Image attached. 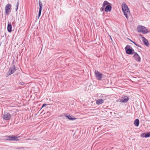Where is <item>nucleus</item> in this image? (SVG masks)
<instances>
[{"label":"nucleus","instance_id":"obj_15","mask_svg":"<svg viewBox=\"0 0 150 150\" xmlns=\"http://www.w3.org/2000/svg\"><path fill=\"white\" fill-rule=\"evenodd\" d=\"M122 9H127V10H129V8H128L127 5L125 2L122 3Z\"/></svg>","mask_w":150,"mask_h":150},{"label":"nucleus","instance_id":"obj_20","mask_svg":"<svg viewBox=\"0 0 150 150\" xmlns=\"http://www.w3.org/2000/svg\"><path fill=\"white\" fill-rule=\"evenodd\" d=\"M18 5H19V2H18V1L16 5V11H17V10L18 9Z\"/></svg>","mask_w":150,"mask_h":150},{"label":"nucleus","instance_id":"obj_24","mask_svg":"<svg viewBox=\"0 0 150 150\" xmlns=\"http://www.w3.org/2000/svg\"><path fill=\"white\" fill-rule=\"evenodd\" d=\"M104 7L103 6L102 7H101L100 8V10L101 11H103L104 10Z\"/></svg>","mask_w":150,"mask_h":150},{"label":"nucleus","instance_id":"obj_5","mask_svg":"<svg viewBox=\"0 0 150 150\" xmlns=\"http://www.w3.org/2000/svg\"><path fill=\"white\" fill-rule=\"evenodd\" d=\"M8 138L6 139V141H17L19 140L18 138L20 136H18L17 135H11L8 136H6Z\"/></svg>","mask_w":150,"mask_h":150},{"label":"nucleus","instance_id":"obj_8","mask_svg":"<svg viewBox=\"0 0 150 150\" xmlns=\"http://www.w3.org/2000/svg\"><path fill=\"white\" fill-rule=\"evenodd\" d=\"M95 74L97 79L98 80H100L102 78L103 75L97 71H95Z\"/></svg>","mask_w":150,"mask_h":150},{"label":"nucleus","instance_id":"obj_13","mask_svg":"<svg viewBox=\"0 0 150 150\" xmlns=\"http://www.w3.org/2000/svg\"><path fill=\"white\" fill-rule=\"evenodd\" d=\"M141 137L142 138H148L150 137V132L144 133L141 135Z\"/></svg>","mask_w":150,"mask_h":150},{"label":"nucleus","instance_id":"obj_16","mask_svg":"<svg viewBox=\"0 0 150 150\" xmlns=\"http://www.w3.org/2000/svg\"><path fill=\"white\" fill-rule=\"evenodd\" d=\"M143 39V42L146 46H148L149 45V43L147 40L144 37L142 38Z\"/></svg>","mask_w":150,"mask_h":150},{"label":"nucleus","instance_id":"obj_19","mask_svg":"<svg viewBox=\"0 0 150 150\" xmlns=\"http://www.w3.org/2000/svg\"><path fill=\"white\" fill-rule=\"evenodd\" d=\"M127 39L128 40H130V41H131V42H132L135 45H136L137 46L139 47H141V46L140 45H139L136 43L135 42L133 41L132 40H130L129 38H128Z\"/></svg>","mask_w":150,"mask_h":150},{"label":"nucleus","instance_id":"obj_29","mask_svg":"<svg viewBox=\"0 0 150 150\" xmlns=\"http://www.w3.org/2000/svg\"><path fill=\"white\" fill-rule=\"evenodd\" d=\"M47 113H49V114H50V112H47ZM49 115V114H48L47 115Z\"/></svg>","mask_w":150,"mask_h":150},{"label":"nucleus","instance_id":"obj_28","mask_svg":"<svg viewBox=\"0 0 150 150\" xmlns=\"http://www.w3.org/2000/svg\"><path fill=\"white\" fill-rule=\"evenodd\" d=\"M109 36L110 38V39L112 41V38H111V36L110 35H109Z\"/></svg>","mask_w":150,"mask_h":150},{"label":"nucleus","instance_id":"obj_30","mask_svg":"<svg viewBox=\"0 0 150 150\" xmlns=\"http://www.w3.org/2000/svg\"><path fill=\"white\" fill-rule=\"evenodd\" d=\"M102 126H100L99 127V128H100Z\"/></svg>","mask_w":150,"mask_h":150},{"label":"nucleus","instance_id":"obj_11","mask_svg":"<svg viewBox=\"0 0 150 150\" xmlns=\"http://www.w3.org/2000/svg\"><path fill=\"white\" fill-rule=\"evenodd\" d=\"M39 11L38 14V18H39L40 16L41 15V12L42 9V2L40 1V0H39Z\"/></svg>","mask_w":150,"mask_h":150},{"label":"nucleus","instance_id":"obj_26","mask_svg":"<svg viewBox=\"0 0 150 150\" xmlns=\"http://www.w3.org/2000/svg\"><path fill=\"white\" fill-rule=\"evenodd\" d=\"M15 60V59L13 60V62H12V65H13V66L15 65V64H14Z\"/></svg>","mask_w":150,"mask_h":150},{"label":"nucleus","instance_id":"obj_3","mask_svg":"<svg viewBox=\"0 0 150 150\" xmlns=\"http://www.w3.org/2000/svg\"><path fill=\"white\" fill-rule=\"evenodd\" d=\"M17 69V67L15 65L13 66L12 67H10L9 68L8 71L7 72L6 74V77H7L13 73Z\"/></svg>","mask_w":150,"mask_h":150},{"label":"nucleus","instance_id":"obj_9","mask_svg":"<svg viewBox=\"0 0 150 150\" xmlns=\"http://www.w3.org/2000/svg\"><path fill=\"white\" fill-rule=\"evenodd\" d=\"M137 30L138 32H141L144 34L150 32V31L148 30L147 29H137Z\"/></svg>","mask_w":150,"mask_h":150},{"label":"nucleus","instance_id":"obj_4","mask_svg":"<svg viewBox=\"0 0 150 150\" xmlns=\"http://www.w3.org/2000/svg\"><path fill=\"white\" fill-rule=\"evenodd\" d=\"M129 98L127 96H123L119 98L117 100L118 102L121 103H127L129 100Z\"/></svg>","mask_w":150,"mask_h":150},{"label":"nucleus","instance_id":"obj_21","mask_svg":"<svg viewBox=\"0 0 150 150\" xmlns=\"http://www.w3.org/2000/svg\"><path fill=\"white\" fill-rule=\"evenodd\" d=\"M137 28H146L144 26H142L141 25H139L137 27Z\"/></svg>","mask_w":150,"mask_h":150},{"label":"nucleus","instance_id":"obj_10","mask_svg":"<svg viewBox=\"0 0 150 150\" xmlns=\"http://www.w3.org/2000/svg\"><path fill=\"white\" fill-rule=\"evenodd\" d=\"M134 54V55L133 56V57L134 58V59L136 61L138 62H140L141 61V58L138 54L136 52H135Z\"/></svg>","mask_w":150,"mask_h":150},{"label":"nucleus","instance_id":"obj_6","mask_svg":"<svg viewBox=\"0 0 150 150\" xmlns=\"http://www.w3.org/2000/svg\"><path fill=\"white\" fill-rule=\"evenodd\" d=\"M11 117L10 114L7 112L5 111L3 115V118L6 120H10Z\"/></svg>","mask_w":150,"mask_h":150},{"label":"nucleus","instance_id":"obj_22","mask_svg":"<svg viewBox=\"0 0 150 150\" xmlns=\"http://www.w3.org/2000/svg\"><path fill=\"white\" fill-rule=\"evenodd\" d=\"M12 26L11 25V23H9V22H8V25L7 28H12Z\"/></svg>","mask_w":150,"mask_h":150},{"label":"nucleus","instance_id":"obj_2","mask_svg":"<svg viewBox=\"0 0 150 150\" xmlns=\"http://www.w3.org/2000/svg\"><path fill=\"white\" fill-rule=\"evenodd\" d=\"M125 49L126 53L127 54L132 55L134 53V50L129 45H127Z\"/></svg>","mask_w":150,"mask_h":150},{"label":"nucleus","instance_id":"obj_14","mask_svg":"<svg viewBox=\"0 0 150 150\" xmlns=\"http://www.w3.org/2000/svg\"><path fill=\"white\" fill-rule=\"evenodd\" d=\"M64 115L65 116L67 117L70 120H74L76 119V118L72 117L71 116L68 115L66 114H64Z\"/></svg>","mask_w":150,"mask_h":150},{"label":"nucleus","instance_id":"obj_17","mask_svg":"<svg viewBox=\"0 0 150 150\" xmlns=\"http://www.w3.org/2000/svg\"><path fill=\"white\" fill-rule=\"evenodd\" d=\"M104 102V100L102 99H99L96 101V103L97 104L99 105L103 103Z\"/></svg>","mask_w":150,"mask_h":150},{"label":"nucleus","instance_id":"obj_12","mask_svg":"<svg viewBox=\"0 0 150 150\" xmlns=\"http://www.w3.org/2000/svg\"><path fill=\"white\" fill-rule=\"evenodd\" d=\"M122 10L125 16L127 19H128V15L130 14V11L129 9L128 11L127 10V9H122Z\"/></svg>","mask_w":150,"mask_h":150},{"label":"nucleus","instance_id":"obj_25","mask_svg":"<svg viewBox=\"0 0 150 150\" xmlns=\"http://www.w3.org/2000/svg\"><path fill=\"white\" fill-rule=\"evenodd\" d=\"M61 2V1L59 0L58 1H57L56 3L57 5V3H58L60 5V3Z\"/></svg>","mask_w":150,"mask_h":150},{"label":"nucleus","instance_id":"obj_18","mask_svg":"<svg viewBox=\"0 0 150 150\" xmlns=\"http://www.w3.org/2000/svg\"><path fill=\"white\" fill-rule=\"evenodd\" d=\"M139 120L138 119H136L134 122V125L138 127L139 125Z\"/></svg>","mask_w":150,"mask_h":150},{"label":"nucleus","instance_id":"obj_23","mask_svg":"<svg viewBox=\"0 0 150 150\" xmlns=\"http://www.w3.org/2000/svg\"><path fill=\"white\" fill-rule=\"evenodd\" d=\"M8 31L11 33L12 31H13L14 30V29H13V30H12L13 29H7Z\"/></svg>","mask_w":150,"mask_h":150},{"label":"nucleus","instance_id":"obj_7","mask_svg":"<svg viewBox=\"0 0 150 150\" xmlns=\"http://www.w3.org/2000/svg\"><path fill=\"white\" fill-rule=\"evenodd\" d=\"M11 5L10 4H7L5 7V11L6 14L8 15L11 11Z\"/></svg>","mask_w":150,"mask_h":150},{"label":"nucleus","instance_id":"obj_27","mask_svg":"<svg viewBox=\"0 0 150 150\" xmlns=\"http://www.w3.org/2000/svg\"><path fill=\"white\" fill-rule=\"evenodd\" d=\"M46 104H44L42 105V108L45 107V106H46Z\"/></svg>","mask_w":150,"mask_h":150},{"label":"nucleus","instance_id":"obj_1","mask_svg":"<svg viewBox=\"0 0 150 150\" xmlns=\"http://www.w3.org/2000/svg\"><path fill=\"white\" fill-rule=\"evenodd\" d=\"M106 5L107 6L105 8V11L106 12L110 11L112 9L111 4L108 1H105L103 2L102 6L103 7H105Z\"/></svg>","mask_w":150,"mask_h":150}]
</instances>
